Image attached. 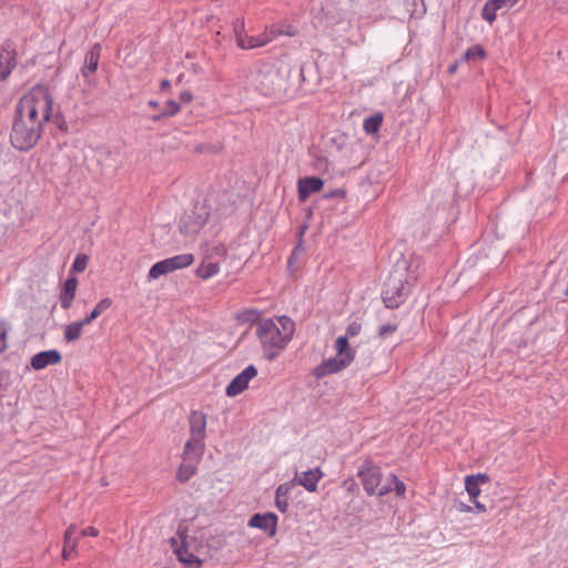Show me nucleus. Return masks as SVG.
Wrapping results in <instances>:
<instances>
[{"mask_svg": "<svg viewBox=\"0 0 568 568\" xmlns=\"http://www.w3.org/2000/svg\"><path fill=\"white\" fill-rule=\"evenodd\" d=\"M197 463L183 459V463L176 470L175 477L180 483H186L192 476L195 475Z\"/></svg>", "mask_w": 568, "mask_h": 568, "instance_id": "obj_24", "label": "nucleus"}, {"mask_svg": "<svg viewBox=\"0 0 568 568\" xmlns=\"http://www.w3.org/2000/svg\"><path fill=\"white\" fill-rule=\"evenodd\" d=\"M206 255H211V260L213 257L225 258L226 248L224 247V245L219 244V245L213 246L211 252L207 253Z\"/></svg>", "mask_w": 568, "mask_h": 568, "instance_id": "obj_39", "label": "nucleus"}, {"mask_svg": "<svg viewBox=\"0 0 568 568\" xmlns=\"http://www.w3.org/2000/svg\"><path fill=\"white\" fill-rule=\"evenodd\" d=\"M495 3L499 7V9H503L504 7L510 9L513 8L511 0H494Z\"/></svg>", "mask_w": 568, "mask_h": 568, "instance_id": "obj_43", "label": "nucleus"}, {"mask_svg": "<svg viewBox=\"0 0 568 568\" xmlns=\"http://www.w3.org/2000/svg\"><path fill=\"white\" fill-rule=\"evenodd\" d=\"M88 325L83 320L73 322L64 328V341L67 343H73L81 337L83 327Z\"/></svg>", "mask_w": 568, "mask_h": 568, "instance_id": "obj_26", "label": "nucleus"}, {"mask_svg": "<svg viewBox=\"0 0 568 568\" xmlns=\"http://www.w3.org/2000/svg\"><path fill=\"white\" fill-rule=\"evenodd\" d=\"M78 286V280L74 276H70L65 280L63 288L60 293V304L63 310L70 308L75 297Z\"/></svg>", "mask_w": 568, "mask_h": 568, "instance_id": "obj_17", "label": "nucleus"}, {"mask_svg": "<svg viewBox=\"0 0 568 568\" xmlns=\"http://www.w3.org/2000/svg\"><path fill=\"white\" fill-rule=\"evenodd\" d=\"M17 65L16 52L3 49L0 52V81H4Z\"/></svg>", "mask_w": 568, "mask_h": 568, "instance_id": "obj_18", "label": "nucleus"}, {"mask_svg": "<svg viewBox=\"0 0 568 568\" xmlns=\"http://www.w3.org/2000/svg\"><path fill=\"white\" fill-rule=\"evenodd\" d=\"M81 535L97 537L99 535V530L95 527L89 526L81 531Z\"/></svg>", "mask_w": 568, "mask_h": 568, "instance_id": "obj_42", "label": "nucleus"}, {"mask_svg": "<svg viewBox=\"0 0 568 568\" xmlns=\"http://www.w3.org/2000/svg\"><path fill=\"white\" fill-rule=\"evenodd\" d=\"M164 118H166V115H162V112H161V113H159V114H154V115H152L151 120H152L153 122H158V121H160V120H162V119H164Z\"/></svg>", "mask_w": 568, "mask_h": 568, "instance_id": "obj_49", "label": "nucleus"}, {"mask_svg": "<svg viewBox=\"0 0 568 568\" xmlns=\"http://www.w3.org/2000/svg\"><path fill=\"white\" fill-rule=\"evenodd\" d=\"M204 452L205 439L190 437L184 445L182 457L185 460H192L199 464Z\"/></svg>", "mask_w": 568, "mask_h": 568, "instance_id": "obj_15", "label": "nucleus"}, {"mask_svg": "<svg viewBox=\"0 0 568 568\" xmlns=\"http://www.w3.org/2000/svg\"><path fill=\"white\" fill-rule=\"evenodd\" d=\"M396 329H397V325H395V324H390V323L384 324L378 329V336L384 338V337L388 336L389 334H393L394 332H396Z\"/></svg>", "mask_w": 568, "mask_h": 568, "instance_id": "obj_40", "label": "nucleus"}, {"mask_svg": "<svg viewBox=\"0 0 568 568\" xmlns=\"http://www.w3.org/2000/svg\"><path fill=\"white\" fill-rule=\"evenodd\" d=\"M389 481L394 485L392 486V491L394 490L397 496L403 497L406 493V485L404 481L398 479V477L395 474H390Z\"/></svg>", "mask_w": 568, "mask_h": 568, "instance_id": "obj_34", "label": "nucleus"}, {"mask_svg": "<svg viewBox=\"0 0 568 568\" xmlns=\"http://www.w3.org/2000/svg\"><path fill=\"white\" fill-rule=\"evenodd\" d=\"M303 248H302V243L300 242L298 245L293 250V252L291 253L290 257H288V261H287V265L288 267H292L295 260L298 257V254L300 252H302Z\"/></svg>", "mask_w": 568, "mask_h": 568, "instance_id": "obj_41", "label": "nucleus"}, {"mask_svg": "<svg viewBox=\"0 0 568 568\" xmlns=\"http://www.w3.org/2000/svg\"><path fill=\"white\" fill-rule=\"evenodd\" d=\"M344 195H345V191L337 189V190L331 191L325 196L329 199V197H338V196H344Z\"/></svg>", "mask_w": 568, "mask_h": 568, "instance_id": "obj_45", "label": "nucleus"}, {"mask_svg": "<svg viewBox=\"0 0 568 568\" xmlns=\"http://www.w3.org/2000/svg\"><path fill=\"white\" fill-rule=\"evenodd\" d=\"M277 516L274 513L255 514L248 520V526L257 528L273 537L276 534Z\"/></svg>", "mask_w": 568, "mask_h": 568, "instance_id": "obj_10", "label": "nucleus"}, {"mask_svg": "<svg viewBox=\"0 0 568 568\" xmlns=\"http://www.w3.org/2000/svg\"><path fill=\"white\" fill-rule=\"evenodd\" d=\"M334 348L336 356L327 358L314 367L312 374L315 378L321 379L327 375L336 374L354 362L356 351L349 347L345 337H337L334 343Z\"/></svg>", "mask_w": 568, "mask_h": 568, "instance_id": "obj_4", "label": "nucleus"}, {"mask_svg": "<svg viewBox=\"0 0 568 568\" xmlns=\"http://www.w3.org/2000/svg\"><path fill=\"white\" fill-rule=\"evenodd\" d=\"M410 292V283L403 274H392L383 288L382 298L387 308H397L402 305Z\"/></svg>", "mask_w": 568, "mask_h": 568, "instance_id": "obj_5", "label": "nucleus"}, {"mask_svg": "<svg viewBox=\"0 0 568 568\" xmlns=\"http://www.w3.org/2000/svg\"><path fill=\"white\" fill-rule=\"evenodd\" d=\"M8 326L6 322H0V354L7 348Z\"/></svg>", "mask_w": 568, "mask_h": 568, "instance_id": "obj_38", "label": "nucleus"}, {"mask_svg": "<svg viewBox=\"0 0 568 568\" xmlns=\"http://www.w3.org/2000/svg\"><path fill=\"white\" fill-rule=\"evenodd\" d=\"M295 481H286L281 484L275 491V506L282 513H286L290 506V495L291 490L294 488Z\"/></svg>", "mask_w": 568, "mask_h": 568, "instance_id": "obj_16", "label": "nucleus"}, {"mask_svg": "<svg viewBox=\"0 0 568 568\" xmlns=\"http://www.w3.org/2000/svg\"><path fill=\"white\" fill-rule=\"evenodd\" d=\"M383 122V115L381 113H375L364 120L363 129L366 133L372 134L376 133Z\"/></svg>", "mask_w": 568, "mask_h": 568, "instance_id": "obj_29", "label": "nucleus"}, {"mask_svg": "<svg viewBox=\"0 0 568 568\" xmlns=\"http://www.w3.org/2000/svg\"><path fill=\"white\" fill-rule=\"evenodd\" d=\"M209 215V211L204 206H195L193 210L185 211L180 217V231L186 236L197 234L206 224Z\"/></svg>", "mask_w": 568, "mask_h": 568, "instance_id": "obj_7", "label": "nucleus"}, {"mask_svg": "<svg viewBox=\"0 0 568 568\" xmlns=\"http://www.w3.org/2000/svg\"><path fill=\"white\" fill-rule=\"evenodd\" d=\"M357 476L367 495L385 496L392 491V485L381 486L382 470L371 460H366L359 468Z\"/></svg>", "mask_w": 568, "mask_h": 568, "instance_id": "obj_6", "label": "nucleus"}, {"mask_svg": "<svg viewBox=\"0 0 568 568\" xmlns=\"http://www.w3.org/2000/svg\"><path fill=\"white\" fill-rule=\"evenodd\" d=\"M169 273H172L169 266V263L165 260L159 261L155 264L152 265V267L149 271L148 277L149 280H156L162 275H166Z\"/></svg>", "mask_w": 568, "mask_h": 568, "instance_id": "obj_28", "label": "nucleus"}, {"mask_svg": "<svg viewBox=\"0 0 568 568\" xmlns=\"http://www.w3.org/2000/svg\"><path fill=\"white\" fill-rule=\"evenodd\" d=\"M233 32L235 37V41L237 47L242 43V41L245 39V22L243 18H237L233 21Z\"/></svg>", "mask_w": 568, "mask_h": 568, "instance_id": "obj_32", "label": "nucleus"}, {"mask_svg": "<svg viewBox=\"0 0 568 568\" xmlns=\"http://www.w3.org/2000/svg\"><path fill=\"white\" fill-rule=\"evenodd\" d=\"M180 110H181V106L176 101L169 100L165 103V108L162 111V115H166V118H170V116L178 114L180 112Z\"/></svg>", "mask_w": 568, "mask_h": 568, "instance_id": "obj_35", "label": "nucleus"}, {"mask_svg": "<svg viewBox=\"0 0 568 568\" xmlns=\"http://www.w3.org/2000/svg\"><path fill=\"white\" fill-rule=\"evenodd\" d=\"M171 545L173 547V551L176 555L179 561H181L187 568H200L201 559L197 555L190 549V544L187 541V536L185 534L180 532L179 539L172 538Z\"/></svg>", "mask_w": 568, "mask_h": 568, "instance_id": "obj_8", "label": "nucleus"}, {"mask_svg": "<svg viewBox=\"0 0 568 568\" xmlns=\"http://www.w3.org/2000/svg\"><path fill=\"white\" fill-rule=\"evenodd\" d=\"M488 476L487 475H469L465 479V488L468 493L470 500L476 499L480 495V488L479 484H487L488 483Z\"/></svg>", "mask_w": 568, "mask_h": 568, "instance_id": "obj_21", "label": "nucleus"}, {"mask_svg": "<svg viewBox=\"0 0 568 568\" xmlns=\"http://www.w3.org/2000/svg\"><path fill=\"white\" fill-rule=\"evenodd\" d=\"M471 501L474 503V505H475V507H476V509H477L478 511H480V513L486 511V506H485L484 504L479 503V501H478V500H476V499H474V500H471Z\"/></svg>", "mask_w": 568, "mask_h": 568, "instance_id": "obj_46", "label": "nucleus"}, {"mask_svg": "<svg viewBox=\"0 0 568 568\" xmlns=\"http://www.w3.org/2000/svg\"><path fill=\"white\" fill-rule=\"evenodd\" d=\"M180 99L185 103H190L193 100V95L191 92L184 91L180 94Z\"/></svg>", "mask_w": 568, "mask_h": 568, "instance_id": "obj_44", "label": "nucleus"}, {"mask_svg": "<svg viewBox=\"0 0 568 568\" xmlns=\"http://www.w3.org/2000/svg\"><path fill=\"white\" fill-rule=\"evenodd\" d=\"M100 52L101 45L94 44L85 54V63L81 69V73L84 78L88 79L91 74H93L97 71L100 61Z\"/></svg>", "mask_w": 568, "mask_h": 568, "instance_id": "obj_19", "label": "nucleus"}, {"mask_svg": "<svg viewBox=\"0 0 568 568\" xmlns=\"http://www.w3.org/2000/svg\"><path fill=\"white\" fill-rule=\"evenodd\" d=\"M87 264H88L87 255H84V254L77 255V257L74 258V261L72 263V270L74 272H83L87 267Z\"/></svg>", "mask_w": 568, "mask_h": 568, "instance_id": "obj_37", "label": "nucleus"}, {"mask_svg": "<svg viewBox=\"0 0 568 568\" xmlns=\"http://www.w3.org/2000/svg\"><path fill=\"white\" fill-rule=\"evenodd\" d=\"M112 305V300L110 297H104L99 301V303L94 306L91 313L83 318L84 323L88 325L91 324L95 318H98L103 312L109 310Z\"/></svg>", "mask_w": 568, "mask_h": 568, "instance_id": "obj_27", "label": "nucleus"}, {"mask_svg": "<svg viewBox=\"0 0 568 568\" xmlns=\"http://www.w3.org/2000/svg\"><path fill=\"white\" fill-rule=\"evenodd\" d=\"M322 477H323L322 470L318 467H316L314 469H310L306 471H302L301 474H296V476L293 480L295 481V485H301L307 491L313 493L317 489V484L322 479Z\"/></svg>", "mask_w": 568, "mask_h": 568, "instance_id": "obj_13", "label": "nucleus"}, {"mask_svg": "<svg viewBox=\"0 0 568 568\" xmlns=\"http://www.w3.org/2000/svg\"><path fill=\"white\" fill-rule=\"evenodd\" d=\"M171 272H174L176 270L185 268L193 264L194 256L191 253H183L179 254L172 257L166 258Z\"/></svg>", "mask_w": 568, "mask_h": 568, "instance_id": "obj_23", "label": "nucleus"}, {"mask_svg": "<svg viewBox=\"0 0 568 568\" xmlns=\"http://www.w3.org/2000/svg\"><path fill=\"white\" fill-rule=\"evenodd\" d=\"M257 375V369L254 365H248L240 374H237L231 383L226 386L225 393L230 397H234L243 393L248 383Z\"/></svg>", "mask_w": 568, "mask_h": 568, "instance_id": "obj_9", "label": "nucleus"}, {"mask_svg": "<svg viewBox=\"0 0 568 568\" xmlns=\"http://www.w3.org/2000/svg\"><path fill=\"white\" fill-rule=\"evenodd\" d=\"M148 105H149L150 108L155 109V108H158V106H159V103H158V101H155V100H150V101L148 102Z\"/></svg>", "mask_w": 568, "mask_h": 568, "instance_id": "obj_50", "label": "nucleus"}, {"mask_svg": "<svg viewBox=\"0 0 568 568\" xmlns=\"http://www.w3.org/2000/svg\"><path fill=\"white\" fill-rule=\"evenodd\" d=\"M190 437L205 439L206 415L201 410H192L189 416Z\"/></svg>", "mask_w": 568, "mask_h": 568, "instance_id": "obj_14", "label": "nucleus"}, {"mask_svg": "<svg viewBox=\"0 0 568 568\" xmlns=\"http://www.w3.org/2000/svg\"><path fill=\"white\" fill-rule=\"evenodd\" d=\"M324 181L317 176H305L297 181V195L301 202H305L312 193L318 192Z\"/></svg>", "mask_w": 568, "mask_h": 568, "instance_id": "obj_11", "label": "nucleus"}, {"mask_svg": "<svg viewBox=\"0 0 568 568\" xmlns=\"http://www.w3.org/2000/svg\"><path fill=\"white\" fill-rule=\"evenodd\" d=\"M54 100L44 85H34L16 105L10 142L19 151L31 150L40 140L44 125L53 116Z\"/></svg>", "mask_w": 568, "mask_h": 568, "instance_id": "obj_1", "label": "nucleus"}, {"mask_svg": "<svg viewBox=\"0 0 568 568\" xmlns=\"http://www.w3.org/2000/svg\"><path fill=\"white\" fill-rule=\"evenodd\" d=\"M458 509H459V511L468 513V511L471 510V507L466 505V504H464V503H460Z\"/></svg>", "mask_w": 568, "mask_h": 568, "instance_id": "obj_48", "label": "nucleus"}, {"mask_svg": "<svg viewBox=\"0 0 568 568\" xmlns=\"http://www.w3.org/2000/svg\"><path fill=\"white\" fill-rule=\"evenodd\" d=\"M74 534H75L74 525L69 526L64 532V545H63V549H62L63 559L71 558L72 554L75 551L78 541L74 538Z\"/></svg>", "mask_w": 568, "mask_h": 568, "instance_id": "obj_22", "label": "nucleus"}, {"mask_svg": "<svg viewBox=\"0 0 568 568\" xmlns=\"http://www.w3.org/2000/svg\"><path fill=\"white\" fill-rule=\"evenodd\" d=\"M519 0H511L513 6H515Z\"/></svg>", "mask_w": 568, "mask_h": 568, "instance_id": "obj_52", "label": "nucleus"}, {"mask_svg": "<svg viewBox=\"0 0 568 568\" xmlns=\"http://www.w3.org/2000/svg\"><path fill=\"white\" fill-rule=\"evenodd\" d=\"M244 38L245 39L239 45V48H241L243 50L263 47L268 41V39L266 37H262V36H258V37L245 36Z\"/></svg>", "mask_w": 568, "mask_h": 568, "instance_id": "obj_31", "label": "nucleus"}, {"mask_svg": "<svg viewBox=\"0 0 568 568\" xmlns=\"http://www.w3.org/2000/svg\"><path fill=\"white\" fill-rule=\"evenodd\" d=\"M486 57V52L480 45H473L468 48L464 53L465 60H470L474 58L484 59Z\"/></svg>", "mask_w": 568, "mask_h": 568, "instance_id": "obj_33", "label": "nucleus"}, {"mask_svg": "<svg viewBox=\"0 0 568 568\" xmlns=\"http://www.w3.org/2000/svg\"><path fill=\"white\" fill-rule=\"evenodd\" d=\"M362 331V324L354 321L349 323L346 327V333L343 337L346 338V342H348V338L357 336Z\"/></svg>", "mask_w": 568, "mask_h": 568, "instance_id": "obj_36", "label": "nucleus"}, {"mask_svg": "<svg viewBox=\"0 0 568 568\" xmlns=\"http://www.w3.org/2000/svg\"><path fill=\"white\" fill-rule=\"evenodd\" d=\"M405 7L409 16L414 19H420L426 14V0H404Z\"/></svg>", "mask_w": 568, "mask_h": 568, "instance_id": "obj_25", "label": "nucleus"}, {"mask_svg": "<svg viewBox=\"0 0 568 568\" xmlns=\"http://www.w3.org/2000/svg\"><path fill=\"white\" fill-rule=\"evenodd\" d=\"M498 10L500 9L494 0H487L481 9V18L491 24L496 20Z\"/></svg>", "mask_w": 568, "mask_h": 568, "instance_id": "obj_30", "label": "nucleus"}, {"mask_svg": "<svg viewBox=\"0 0 568 568\" xmlns=\"http://www.w3.org/2000/svg\"><path fill=\"white\" fill-rule=\"evenodd\" d=\"M220 272V264L217 261H211V255H205L202 263L195 271L197 277L209 280Z\"/></svg>", "mask_w": 568, "mask_h": 568, "instance_id": "obj_20", "label": "nucleus"}, {"mask_svg": "<svg viewBox=\"0 0 568 568\" xmlns=\"http://www.w3.org/2000/svg\"><path fill=\"white\" fill-rule=\"evenodd\" d=\"M62 356L57 349L42 351L31 357L30 365L33 369L40 371L49 365L61 363Z\"/></svg>", "mask_w": 568, "mask_h": 568, "instance_id": "obj_12", "label": "nucleus"}, {"mask_svg": "<svg viewBox=\"0 0 568 568\" xmlns=\"http://www.w3.org/2000/svg\"><path fill=\"white\" fill-rule=\"evenodd\" d=\"M295 333V322L288 316L262 318L256 323V337L264 356L272 361L287 346Z\"/></svg>", "mask_w": 568, "mask_h": 568, "instance_id": "obj_2", "label": "nucleus"}, {"mask_svg": "<svg viewBox=\"0 0 568 568\" xmlns=\"http://www.w3.org/2000/svg\"><path fill=\"white\" fill-rule=\"evenodd\" d=\"M288 71L283 70L273 62H258L252 83L255 89L265 97H277L286 92Z\"/></svg>", "mask_w": 568, "mask_h": 568, "instance_id": "obj_3", "label": "nucleus"}, {"mask_svg": "<svg viewBox=\"0 0 568 568\" xmlns=\"http://www.w3.org/2000/svg\"><path fill=\"white\" fill-rule=\"evenodd\" d=\"M565 294H566V296H568V284H567V287H566Z\"/></svg>", "mask_w": 568, "mask_h": 568, "instance_id": "obj_53", "label": "nucleus"}, {"mask_svg": "<svg viewBox=\"0 0 568 568\" xmlns=\"http://www.w3.org/2000/svg\"><path fill=\"white\" fill-rule=\"evenodd\" d=\"M456 69H457V64H452V65H449V68H448V72H449V73H454V72L456 71Z\"/></svg>", "mask_w": 568, "mask_h": 568, "instance_id": "obj_51", "label": "nucleus"}, {"mask_svg": "<svg viewBox=\"0 0 568 568\" xmlns=\"http://www.w3.org/2000/svg\"><path fill=\"white\" fill-rule=\"evenodd\" d=\"M171 87V82L168 79H164L160 83L161 90H166Z\"/></svg>", "mask_w": 568, "mask_h": 568, "instance_id": "obj_47", "label": "nucleus"}]
</instances>
